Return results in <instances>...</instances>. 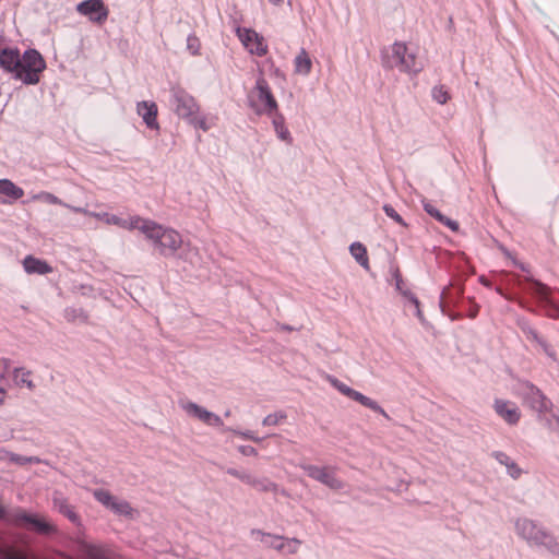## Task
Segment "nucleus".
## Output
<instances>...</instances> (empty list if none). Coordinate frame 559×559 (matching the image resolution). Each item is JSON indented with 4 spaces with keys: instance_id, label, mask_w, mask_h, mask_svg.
I'll return each instance as SVG.
<instances>
[{
    "instance_id": "393cba45",
    "label": "nucleus",
    "mask_w": 559,
    "mask_h": 559,
    "mask_svg": "<svg viewBox=\"0 0 559 559\" xmlns=\"http://www.w3.org/2000/svg\"><path fill=\"white\" fill-rule=\"evenodd\" d=\"M0 194H3L12 200H17L24 195L22 188L14 185L9 179H0Z\"/></svg>"
},
{
    "instance_id": "680f3d73",
    "label": "nucleus",
    "mask_w": 559,
    "mask_h": 559,
    "mask_svg": "<svg viewBox=\"0 0 559 559\" xmlns=\"http://www.w3.org/2000/svg\"><path fill=\"white\" fill-rule=\"evenodd\" d=\"M281 329L284 331H294L295 329L288 324H282Z\"/></svg>"
},
{
    "instance_id": "72a5a7b5",
    "label": "nucleus",
    "mask_w": 559,
    "mask_h": 559,
    "mask_svg": "<svg viewBox=\"0 0 559 559\" xmlns=\"http://www.w3.org/2000/svg\"><path fill=\"white\" fill-rule=\"evenodd\" d=\"M405 61L406 63L413 64L414 69H403V72L416 74L423 70V64L417 61L415 53L407 51V55L405 56Z\"/></svg>"
},
{
    "instance_id": "b1692460",
    "label": "nucleus",
    "mask_w": 559,
    "mask_h": 559,
    "mask_svg": "<svg viewBox=\"0 0 559 559\" xmlns=\"http://www.w3.org/2000/svg\"><path fill=\"white\" fill-rule=\"evenodd\" d=\"M295 72L302 75H308L311 72L312 61L308 52L301 48L300 52L294 60Z\"/></svg>"
},
{
    "instance_id": "a878e982",
    "label": "nucleus",
    "mask_w": 559,
    "mask_h": 559,
    "mask_svg": "<svg viewBox=\"0 0 559 559\" xmlns=\"http://www.w3.org/2000/svg\"><path fill=\"white\" fill-rule=\"evenodd\" d=\"M252 487L261 492H273L274 495L280 492L277 484L269 479L267 477H255ZM282 493H286L285 490H281Z\"/></svg>"
},
{
    "instance_id": "603ef678",
    "label": "nucleus",
    "mask_w": 559,
    "mask_h": 559,
    "mask_svg": "<svg viewBox=\"0 0 559 559\" xmlns=\"http://www.w3.org/2000/svg\"><path fill=\"white\" fill-rule=\"evenodd\" d=\"M226 473L229 474L230 476H234V477L240 479V477H241L243 472L242 471H238V469H236L234 467H228L226 469Z\"/></svg>"
},
{
    "instance_id": "c9c22d12",
    "label": "nucleus",
    "mask_w": 559,
    "mask_h": 559,
    "mask_svg": "<svg viewBox=\"0 0 559 559\" xmlns=\"http://www.w3.org/2000/svg\"><path fill=\"white\" fill-rule=\"evenodd\" d=\"M22 371V377L21 379L19 380L20 383H23V384H26V386L31 390H33L35 388V384L33 383V381H31L28 379L31 372L29 371H23L22 368H15L14 369V374H15V378L17 379L19 378V372Z\"/></svg>"
},
{
    "instance_id": "2eb2a0df",
    "label": "nucleus",
    "mask_w": 559,
    "mask_h": 559,
    "mask_svg": "<svg viewBox=\"0 0 559 559\" xmlns=\"http://www.w3.org/2000/svg\"><path fill=\"white\" fill-rule=\"evenodd\" d=\"M136 112L142 117L146 127L151 130H158L157 105L154 102L142 100L136 104Z\"/></svg>"
},
{
    "instance_id": "20e7f679",
    "label": "nucleus",
    "mask_w": 559,
    "mask_h": 559,
    "mask_svg": "<svg viewBox=\"0 0 559 559\" xmlns=\"http://www.w3.org/2000/svg\"><path fill=\"white\" fill-rule=\"evenodd\" d=\"M519 390L523 403L538 414L539 420H543L546 414L552 412V402L532 382H521Z\"/></svg>"
},
{
    "instance_id": "864d4df0",
    "label": "nucleus",
    "mask_w": 559,
    "mask_h": 559,
    "mask_svg": "<svg viewBox=\"0 0 559 559\" xmlns=\"http://www.w3.org/2000/svg\"><path fill=\"white\" fill-rule=\"evenodd\" d=\"M478 309L479 307L477 305H473L469 310L467 311V316L471 318V319H474L477 317L478 314Z\"/></svg>"
},
{
    "instance_id": "a211bd4d",
    "label": "nucleus",
    "mask_w": 559,
    "mask_h": 559,
    "mask_svg": "<svg viewBox=\"0 0 559 559\" xmlns=\"http://www.w3.org/2000/svg\"><path fill=\"white\" fill-rule=\"evenodd\" d=\"M23 266L28 274L45 275L52 271V267L44 260L37 259L33 255H27L23 261Z\"/></svg>"
},
{
    "instance_id": "aec40b11",
    "label": "nucleus",
    "mask_w": 559,
    "mask_h": 559,
    "mask_svg": "<svg viewBox=\"0 0 559 559\" xmlns=\"http://www.w3.org/2000/svg\"><path fill=\"white\" fill-rule=\"evenodd\" d=\"M424 210L427 214L436 218L442 225L449 227L452 231H459L460 225L456 221L449 218L443 215L437 207H435L430 202L423 201Z\"/></svg>"
},
{
    "instance_id": "f03ea898",
    "label": "nucleus",
    "mask_w": 559,
    "mask_h": 559,
    "mask_svg": "<svg viewBox=\"0 0 559 559\" xmlns=\"http://www.w3.org/2000/svg\"><path fill=\"white\" fill-rule=\"evenodd\" d=\"M169 104L173 110L180 117L186 119L195 129L206 131L209 129L205 118L198 116L199 105L195 99L180 87L170 90Z\"/></svg>"
},
{
    "instance_id": "09e8293b",
    "label": "nucleus",
    "mask_w": 559,
    "mask_h": 559,
    "mask_svg": "<svg viewBox=\"0 0 559 559\" xmlns=\"http://www.w3.org/2000/svg\"><path fill=\"white\" fill-rule=\"evenodd\" d=\"M275 543H272V546L277 550H285L286 544L283 542V538L280 536L274 537Z\"/></svg>"
},
{
    "instance_id": "6e6d98bb",
    "label": "nucleus",
    "mask_w": 559,
    "mask_h": 559,
    "mask_svg": "<svg viewBox=\"0 0 559 559\" xmlns=\"http://www.w3.org/2000/svg\"><path fill=\"white\" fill-rule=\"evenodd\" d=\"M452 321H455V320H459L462 318V314L461 313H457V312H452V311H448L445 309V313Z\"/></svg>"
},
{
    "instance_id": "412c9836",
    "label": "nucleus",
    "mask_w": 559,
    "mask_h": 559,
    "mask_svg": "<svg viewBox=\"0 0 559 559\" xmlns=\"http://www.w3.org/2000/svg\"><path fill=\"white\" fill-rule=\"evenodd\" d=\"M491 455L499 462L501 465L507 467V472L513 479L520 478L523 471L520 466L510 459V456L502 451H493Z\"/></svg>"
},
{
    "instance_id": "ea45409f",
    "label": "nucleus",
    "mask_w": 559,
    "mask_h": 559,
    "mask_svg": "<svg viewBox=\"0 0 559 559\" xmlns=\"http://www.w3.org/2000/svg\"><path fill=\"white\" fill-rule=\"evenodd\" d=\"M393 278L395 280V287H396V290L400 292V294L403 296V292H406L408 290L407 288H404V281H403V277L399 271V269H396L393 273Z\"/></svg>"
},
{
    "instance_id": "423d86ee",
    "label": "nucleus",
    "mask_w": 559,
    "mask_h": 559,
    "mask_svg": "<svg viewBox=\"0 0 559 559\" xmlns=\"http://www.w3.org/2000/svg\"><path fill=\"white\" fill-rule=\"evenodd\" d=\"M328 381L331 383L333 388H335L340 393L347 396L348 399L358 402L362 406L370 408L371 411L381 414L383 417L389 419L388 413L373 400L370 397L364 395L362 393L352 389L350 386L346 385L342 381H340L337 378L333 376H328Z\"/></svg>"
},
{
    "instance_id": "37998d69",
    "label": "nucleus",
    "mask_w": 559,
    "mask_h": 559,
    "mask_svg": "<svg viewBox=\"0 0 559 559\" xmlns=\"http://www.w3.org/2000/svg\"><path fill=\"white\" fill-rule=\"evenodd\" d=\"M238 451L245 456H255L258 451L251 445H239Z\"/></svg>"
},
{
    "instance_id": "1a4fd4ad",
    "label": "nucleus",
    "mask_w": 559,
    "mask_h": 559,
    "mask_svg": "<svg viewBox=\"0 0 559 559\" xmlns=\"http://www.w3.org/2000/svg\"><path fill=\"white\" fill-rule=\"evenodd\" d=\"M76 11L96 24H103L109 14L103 0H84L78 3Z\"/></svg>"
},
{
    "instance_id": "4468645a",
    "label": "nucleus",
    "mask_w": 559,
    "mask_h": 559,
    "mask_svg": "<svg viewBox=\"0 0 559 559\" xmlns=\"http://www.w3.org/2000/svg\"><path fill=\"white\" fill-rule=\"evenodd\" d=\"M493 408L497 415L509 425H516L521 418L519 408L510 401L496 399Z\"/></svg>"
},
{
    "instance_id": "c85d7f7f",
    "label": "nucleus",
    "mask_w": 559,
    "mask_h": 559,
    "mask_svg": "<svg viewBox=\"0 0 559 559\" xmlns=\"http://www.w3.org/2000/svg\"><path fill=\"white\" fill-rule=\"evenodd\" d=\"M110 510L118 515L124 516H131L133 512V509L128 501L117 499H115Z\"/></svg>"
},
{
    "instance_id": "a18cd8bd",
    "label": "nucleus",
    "mask_w": 559,
    "mask_h": 559,
    "mask_svg": "<svg viewBox=\"0 0 559 559\" xmlns=\"http://www.w3.org/2000/svg\"><path fill=\"white\" fill-rule=\"evenodd\" d=\"M403 297H405L409 302H412L415 306V308H418V306H420L418 298L411 290L403 292Z\"/></svg>"
},
{
    "instance_id": "9b49d317",
    "label": "nucleus",
    "mask_w": 559,
    "mask_h": 559,
    "mask_svg": "<svg viewBox=\"0 0 559 559\" xmlns=\"http://www.w3.org/2000/svg\"><path fill=\"white\" fill-rule=\"evenodd\" d=\"M302 469L310 478L320 481L331 489L338 490L344 487L343 481L340 480L328 467L308 464L304 465Z\"/></svg>"
},
{
    "instance_id": "de8ad7c7",
    "label": "nucleus",
    "mask_w": 559,
    "mask_h": 559,
    "mask_svg": "<svg viewBox=\"0 0 559 559\" xmlns=\"http://www.w3.org/2000/svg\"><path fill=\"white\" fill-rule=\"evenodd\" d=\"M45 199L50 204L66 205L58 197L52 193H45Z\"/></svg>"
},
{
    "instance_id": "2f4dec72",
    "label": "nucleus",
    "mask_w": 559,
    "mask_h": 559,
    "mask_svg": "<svg viewBox=\"0 0 559 559\" xmlns=\"http://www.w3.org/2000/svg\"><path fill=\"white\" fill-rule=\"evenodd\" d=\"M249 51L250 53L257 55L259 57H262L267 52V46L264 44V38L261 35H259L258 39L251 44Z\"/></svg>"
},
{
    "instance_id": "774afa93",
    "label": "nucleus",
    "mask_w": 559,
    "mask_h": 559,
    "mask_svg": "<svg viewBox=\"0 0 559 559\" xmlns=\"http://www.w3.org/2000/svg\"><path fill=\"white\" fill-rule=\"evenodd\" d=\"M229 415H230V412H229V411H227V412L225 413V416H229Z\"/></svg>"
},
{
    "instance_id": "9d476101",
    "label": "nucleus",
    "mask_w": 559,
    "mask_h": 559,
    "mask_svg": "<svg viewBox=\"0 0 559 559\" xmlns=\"http://www.w3.org/2000/svg\"><path fill=\"white\" fill-rule=\"evenodd\" d=\"M525 289L544 302L546 316L559 319V306L548 297V287L542 282L530 280Z\"/></svg>"
},
{
    "instance_id": "dca6fc26",
    "label": "nucleus",
    "mask_w": 559,
    "mask_h": 559,
    "mask_svg": "<svg viewBox=\"0 0 559 559\" xmlns=\"http://www.w3.org/2000/svg\"><path fill=\"white\" fill-rule=\"evenodd\" d=\"M407 47L402 43H394L392 46V56L384 61V67L386 68H399L401 71L403 69H414L413 64L406 63L405 56L407 55Z\"/></svg>"
},
{
    "instance_id": "49530a36",
    "label": "nucleus",
    "mask_w": 559,
    "mask_h": 559,
    "mask_svg": "<svg viewBox=\"0 0 559 559\" xmlns=\"http://www.w3.org/2000/svg\"><path fill=\"white\" fill-rule=\"evenodd\" d=\"M527 337L534 342H536L538 345L544 341L543 337L539 336L536 330L528 329L527 330Z\"/></svg>"
},
{
    "instance_id": "3c124183",
    "label": "nucleus",
    "mask_w": 559,
    "mask_h": 559,
    "mask_svg": "<svg viewBox=\"0 0 559 559\" xmlns=\"http://www.w3.org/2000/svg\"><path fill=\"white\" fill-rule=\"evenodd\" d=\"M539 345L542 346V348L544 349L546 355H548L551 358L555 357V352L552 350L551 346L545 340Z\"/></svg>"
},
{
    "instance_id": "6ab92c4d",
    "label": "nucleus",
    "mask_w": 559,
    "mask_h": 559,
    "mask_svg": "<svg viewBox=\"0 0 559 559\" xmlns=\"http://www.w3.org/2000/svg\"><path fill=\"white\" fill-rule=\"evenodd\" d=\"M270 117H272V124L277 138L285 142L286 144H292L293 136L287 127L285 126V117L281 112H278V109L275 112H273V115H271Z\"/></svg>"
},
{
    "instance_id": "f8f14e48",
    "label": "nucleus",
    "mask_w": 559,
    "mask_h": 559,
    "mask_svg": "<svg viewBox=\"0 0 559 559\" xmlns=\"http://www.w3.org/2000/svg\"><path fill=\"white\" fill-rule=\"evenodd\" d=\"M21 61V53L19 48L16 47H4L0 50V68L13 74V78L16 79V72L19 71Z\"/></svg>"
},
{
    "instance_id": "f704fd0d",
    "label": "nucleus",
    "mask_w": 559,
    "mask_h": 559,
    "mask_svg": "<svg viewBox=\"0 0 559 559\" xmlns=\"http://www.w3.org/2000/svg\"><path fill=\"white\" fill-rule=\"evenodd\" d=\"M383 211L386 214V216L392 218L394 222H396L397 224H400L403 227H407V224L405 223L403 217L394 210V207L392 205L384 204Z\"/></svg>"
},
{
    "instance_id": "c756f323",
    "label": "nucleus",
    "mask_w": 559,
    "mask_h": 559,
    "mask_svg": "<svg viewBox=\"0 0 559 559\" xmlns=\"http://www.w3.org/2000/svg\"><path fill=\"white\" fill-rule=\"evenodd\" d=\"M95 499L105 506L107 509H110L111 504L115 501V497L107 490L97 489L94 491Z\"/></svg>"
},
{
    "instance_id": "5fc2aeb1",
    "label": "nucleus",
    "mask_w": 559,
    "mask_h": 559,
    "mask_svg": "<svg viewBox=\"0 0 559 559\" xmlns=\"http://www.w3.org/2000/svg\"><path fill=\"white\" fill-rule=\"evenodd\" d=\"M76 311L78 310L74 308L66 309V318L68 320H73L76 317Z\"/></svg>"
},
{
    "instance_id": "bb28decb",
    "label": "nucleus",
    "mask_w": 559,
    "mask_h": 559,
    "mask_svg": "<svg viewBox=\"0 0 559 559\" xmlns=\"http://www.w3.org/2000/svg\"><path fill=\"white\" fill-rule=\"evenodd\" d=\"M349 251L354 259L359 263L364 269H369V260L367 254L366 247L360 242H353L349 246Z\"/></svg>"
},
{
    "instance_id": "f3484780",
    "label": "nucleus",
    "mask_w": 559,
    "mask_h": 559,
    "mask_svg": "<svg viewBox=\"0 0 559 559\" xmlns=\"http://www.w3.org/2000/svg\"><path fill=\"white\" fill-rule=\"evenodd\" d=\"M52 504L56 510L68 518L72 523H79L80 518L73 510V507L68 503V500L60 491H55L52 495Z\"/></svg>"
},
{
    "instance_id": "0eeeda50",
    "label": "nucleus",
    "mask_w": 559,
    "mask_h": 559,
    "mask_svg": "<svg viewBox=\"0 0 559 559\" xmlns=\"http://www.w3.org/2000/svg\"><path fill=\"white\" fill-rule=\"evenodd\" d=\"M181 243L182 239L178 231L163 227L153 241V245L158 250L159 254L166 258L175 255Z\"/></svg>"
},
{
    "instance_id": "58836bf2",
    "label": "nucleus",
    "mask_w": 559,
    "mask_h": 559,
    "mask_svg": "<svg viewBox=\"0 0 559 559\" xmlns=\"http://www.w3.org/2000/svg\"><path fill=\"white\" fill-rule=\"evenodd\" d=\"M103 216L106 217V222L108 224H114V225H118V226H122V227L127 226V221L122 219L121 217H119L117 215H110L108 213H104Z\"/></svg>"
},
{
    "instance_id": "bf43d9fd",
    "label": "nucleus",
    "mask_w": 559,
    "mask_h": 559,
    "mask_svg": "<svg viewBox=\"0 0 559 559\" xmlns=\"http://www.w3.org/2000/svg\"><path fill=\"white\" fill-rule=\"evenodd\" d=\"M5 515H7L5 508L2 504H0V520H3L5 518Z\"/></svg>"
},
{
    "instance_id": "ddd939ff",
    "label": "nucleus",
    "mask_w": 559,
    "mask_h": 559,
    "mask_svg": "<svg viewBox=\"0 0 559 559\" xmlns=\"http://www.w3.org/2000/svg\"><path fill=\"white\" fill-rule=\"evenodd\" d=\"M183 409L209 426L224 427L223 420L218 415L205 409L197 403L188 402L183 406Z\"/></svg>"
},
{
    "instance_id": "cd10ccee",
    "label": "nucleus",
    "mask_w": 559,
    "mask_h": 559,
    "mask_svg": "<svg viewBox=\"0 0 559 559\" xmlns=\"http://www.w3.org/2000/svg\"><path fill=\"white\" fill-rule=\"evenodd\" d=\"M237 34L247 49H249L251 44L259 37V34L251 28H238Z\"/></svg>"
},
{
    "instance_id": "338daca9",
    "label": "nucleus",
    "mask_w": 559,
    "mask_h": 559,
    "mask_svg": "<svg viewBox=\"0 0 559 559\" xmlns=\"http://www.w3.org/2000/svg\"><path fill=\"white\" fill-rule=\"evenodd\" d=\"M3 404V397L0 396V405Z\"/></svg>"
},
{
    "instance_id": "8fccbe9b",
    "label": "nucleus",
    "mask_w": 559,
    "mask_h": 559,
    "mask_svg": "<svg viewBox=\"0 0 559 559\" xmlns=\"http://www.w3.org/2000/svg\"><path fill=\"white\" fill-rule=\"evenodd\" d=\"M254 478H255V476H253L252 474L243 472L240 477V480L247 485L252 486Z\"/></svg>"
},
{
    "instance_id": "f257e3e1",
    "label": "nucleus",
    "mask_w": 559,
    "mask_h": 559,
    "mask_svg": "<svg viewBox=\"0 0 559 559\" xmlns=\"http://www.w3.org/2000/svg\"><path fill=\"white\" fill-rule=\"evenodd\" d=\"M516 534L531 547H544L549 554L559 556V542L538 522L519 518L514 522Z\"/></svg>"
},
{
    "instance_id": "c03bdc74",
    "label": "nucleus",
    "mask_w": 559,
    "mask_h": 559,
    "mask_svg": "<svg viewBox=\"0 0 559 559\" xmlns=\"http://www.w3.org/2000/svg\"><path fill=\"white\" fill-rule=\"evenodd\" d=\"M285 544H286V549L284 551H286L288 554H295L297 551V546L300 544V540L293 538Z\"/></svg>"
},
{
    "instance_id": "13d9d810",
    "label": "nucleus",
    "mask_w": 559,
    "mask_h": 559,
    "mask_svg": "<svg viewBox=\"0 0 559 559\" xmlns=\"http://www.w3.org/2000/svg\"><path fill=\"white\" fill-rule=\"evenodd\" d=\"M0 559H26V558L23 556H20V555H7L4 558H0Z\"/></svg>"
},
{
    "instance_id": "6e6552de",
    "label": "nucleus",
    "mask_w": 559,
    "mask_h": 559,
    "mask_svg": "<svg viewBox=\"0 0 559 559\" xmlns=\"http://www.w3.org/2000/svg\"><path fill=\"white\" fill-rule=\"evenodd\" d=\"M14 521L17 524H23L29 530L45 536H49L56 533V527L51 523L47 522L44 518H39L36 514L20 511L15 513Z\"/></svg>"
},
{
    "instance_id": "79ce46f5",
    "label": "nucleus",
    "mask_w": 559,
    "mask_h": 559,
    "mask_svg": "<svg viewBox=\"0 0 559 559\" xmlns=\"http://www.w3.org/2000/svg\"><path fill=\"white\" fill-rule=\"evenodd\" d=\"M12 461L19 463V464H26V463H39L40 460L37 456H21L15 455Z\"/></svg>"
},
{
    "instance_id": "4d7b16f0",
    "label": "nucleus",
    "mask_w": 559,
    "mask_h": 559,
    "mask_svg": "<svg viewBox=\"0 0 559 559\" xmlns=\"http://www.w3.org/2000/svg\"><path fill=\"white\" fill-rule=\"evenodd\" d=\"M415 314L420 320V322H425V317L423 311L420 310V306H418V308H415Z\"/></svg>"
},
{
    "instance_id": "052dcab7",
    "label": "nucleus",
    "mask_w": 559,
    "mask_h": 559,
    "mask_svg": "<svg viewBox=\"0 0 559 559\" xmlns=\"http://www.w3.org/2000/svg\"><path fill=\"white\" fill-rule=\"evenodd\" d=\"M67 206L76 213H86V211L82 207H75V206H70V205H67Z\"/></svg>"
},
{
    "instance_id": "a19ab883",
    "label": "nucleus",
    "mask_w": 559,
    "mask_h": 559,
    "mask_svg": "<svg viewBox=\"0 0 559 559\" xmlns=\"http://www.w3.org/2000/svg\"><path fill=\"white\" fill-rule=\"evenodd\" d=\"M224 431H233L235 433H238L240 435L241 437L246 438V439H249V440H252L254 442H261L262 441V438H259V437H255L252 431L250 430H247V431H237V430H234V429H229V428H224L223 429Z\"/></svg>"
},
{
    "instance_id": "69168bd1",
    "label": "nucleus",
    "mask_w": 559,
    "mask_h": 559,
    "mask_svg": "<svg viewBox=\"0 0 559 559\" xmlns=\"http://www.w3.org/2000/svg\"><path fill=\"white\" fill-rule=\"evenodd\" d=\"M4 389L0 386V394L3 395L4 394Z\"/></svg>"
},
{
    "instance_id": "0e129e2a",
    "label": "nucleus",
    "mask_w": 559,
    "mask_h": 559,
    "mask_svg": "<svg viewBox=\"0 0 559 559\" xmlns=\"http://www.w3.org/2000/svg\"><path fill=\"white\" fill-rule=\"evenodd\" d=\"M480 282L486 285V286H489V283L484 278V277H480Z\"/></svg>"
},
{
    "instance_id": "4be33fe9",
    "label": "nucleus",
    "mask_w": 559,
    "mask_h": 559,
    "mask_svg": "<svg viewBox=\"0 0 559 559\" xmlns=\"http://www.w3.org/2000/svg\"><path fill=\"white\" fill-rule=\"evenodd\" d=\"M131 228H139L148 239L152 241L155 240L157 237L159 230L162 229L160 225H157L156 223L147 219H142L140 217H136L131 223Z\"/></svg>"
},
{
    "instance_id": "4c0bfd02",
    "label": "nucleus",
    "mask_w": 559,
    "mask_h": 559,
    "mask_svg": "<svg viewBox=\"0 0 559 559\" xmlns=\"http://www.w3.org/2000/svg\"><path fill=\"white\" fill-rule=\"evenodd\" d=\"M551 416L552 418L555 419V423H552V420L548 417H545L543 420H544V424L545 426H547L550 430L552 431H556L558 435H559V416H557L556 414L551 413Z\"/></svg>"
},
{
    "instance_id": "5701e85b",
    "label": "nucleus",
    "mask_w": 559,
    "mask_h": 559,
    "mask_svg": "<svg viewBox=\"0 0 559 559\" xmlns=\"http://www.w3.org/2000/svg\"><path fill=\"white\" fill-rule=\"evenodd\" d=\"M463 295V288L454 287L452 285L444 287L440 295V308L442 313H445V307L449 304H454Z\"/></svg>"
},
{
    "instance_id": "e433bc0d",
    "label": "nucleus",
    "mask_w": 559,
    "mask_h": 559,
    "mask_svg": "<svg viewBox=\"0 0 559 559\" xmlns=\"http://www.w3.org/2000/svg\"><path fill=\"white\" fill-rule=\"evenodd\" d=\"M187 48L192 55H197L200 48V41L195 35H189L187 38Z\"/></svg>"
},
{
    "instance_id": "473e14b6",
    "label": "nucleus",
    "mask_w": 559,
    "mask_h": 559,
    "mask_svg": "<svg viewBox=\"0 0 559 559\" xmlns=\"http://www.w3.org/2000/svg\"><path fill=\"white\" fill-rule=\"evenodd\" d=\"M287 417L286 413L280 411L275 412L273 414H269L264 417L262 420L263 426H276L282 419H285Z\"/></svg>"
},
{
    "instance_id": "7c9ffc66",
    "label": "nucleus",
    "mask_w": 559,
    "mask_h": 559,
    "mask_svg": "<svg viewBox=\"0 0 559 559\" xmlns=\"http://www.w3.org/2000/svg\"><path fill=\"white\" fill-rule=\"evenodd\" d=\"M431 96L433 100L441 105L445 104L450 98L449 92L444 85L435 86L431 91Z\"/></svg>"
},
{
    "instance_id": "e2e57ef3",
    "label": "nucleus",
    "mask_w": 559,
    "mask_h": 559,
    "mask_svg": "<svg viewBox=\"0 0 559 559\" xmlns=\"http://www.w3.org/2000/svg\"><path fill=\"white\" fill-rule=\"evenodd\" d=\"M273 5H281L283 0H267Z\"/></svg>"
},
{
    "instance_id": "39448f33",
    "label": "nucleus",
    "mask_w": 559,
    "mask_h": 559,
    "mask_svg": "<svg viewBox=\"0 0 559 559\" xmlns=\"http://www.w3.org/2000/svg\"><path fill=\"white\" fill-rule=\"evenodd\" d=\"M254 91L258 93V99L262 103V107L255 105V103L249 99V106L258 115L271 116L278 109V104L269 86L267 81L260 75L255 82Z\"/></svg>"
},
{
    "instance_id": "7ed1b4c3",
    "label": "nucleus",
    "mask_w": 559,
    "mask_h": 559,
    "mask_svg": "<svg viewBox=\"0 0 559 559\" xmlns=\"http://www.w3.org/2000/svg\"><path fill=\"white\" fill-rule=\"evenodd\" d=\"M45 69L46 61L41 53L35 48H28L21 56L16 80H21L25 85H35L39 83Z\"/></svg>"
}]
</instances>
